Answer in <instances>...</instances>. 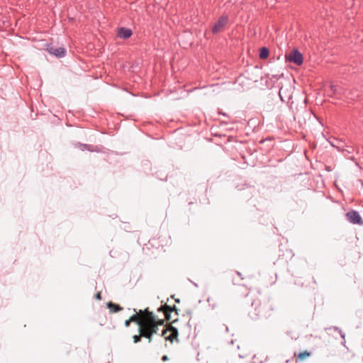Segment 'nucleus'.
Wrapping results in <instances>:
<instances>
[{"label": "nucleus", "instance_id": "f257e3e1", "mask_svg": "<svg viewBox=\"0 0 363 363\" xmlns=\"http://www.w3.org/2000/svg\"><path fill=\"white\" fill-rule=\"evenodd\" d=\"M164 319L158 318L157 316L144 323L145 328L138 327L139 335L133 336V342L138 343L141 340V337L147 339L148 342L152 341L153 335L158 333L159 327L164 325Z\"/></svg>", "mask_w": 363, "mask_h": 363}, {"label": "nucleus", "instance_id": "f03ea898", "mask_svg": "<svg viewBox=\"0 0 363 363\" xmlns=\"http://www.w3.org/2000/svg\"><path fill=\"white\" fill-rule=\"evenodd\" d=\"M134 312L135 313L125 321L124 325L125 327H129L130 323L133 322L137 323L138 327L142 326L143 329H144V323L156 316L152 311H150L148 308L139 310L138 311L134 309Z\"/></svg>", "mask_w": 363, "mask_h": 363}, {"label": "nucleus", "instance_id": "7ed1b4c3", "mask_svg": "<svg viewBox=\"0 0 363 363\" xmlns=\"http://www.w3.org/2000/svg\"><path fill=\"white\" fill-rule=\"evenodd\" d=\"M286 59L287 61L293 62L297 65H302L303 62L302 54L296 49H294L286 54Z\"/></svg>", "mask_w": 363, "mask_h": 363}, {"label": "nucleus", "instance_id": "20e7f679", "mask_svg": "<svg viewBox=\"0 0 363 363\" xmlns=\"http://www.w3.org/2000/svg\"><path fill=\"white\" fill-rule=\"evenodd\" d=\"M162 336L164 337L166 340L172 342L174 340H177L178 331L175 328L170 325L167 328L162 330Z\"/></svg>", "mask_w": 363, "mask_h": 363}, {"label": "nucleus", "instance_id": "39448f33", "mask_svg": "<svg viewBox=\"0 0 363 363\" xmlns=\"http://www.w3.org/2000/svg\"><path fill=\"white\" fill-rule=\"evenodd\" d=\"M228 21L226 16H220L212 28V32L215 34L222 32Z\"/></svg>", "mask_w": 363, "mask_h": 363}, {"label": "nucleus", "instance_id": "423d86ee", "mask_svg": "<svg viewBox=\"0 0 363 363\" xmlns=\"http://www.w3.org/2000/svg\"><path fill=\"white\" fill-rule=\"evenodd\" d=\"M346 217L350 222H351L354 224H362L363 223V221L362 220V218H361L359 214L357 211H352L348 212L346 214Z\"/></svg>", "mask_w": 363, "mask_h": 363}, {"label": "nucleus", "instance_id": "0eeeda50", "mask_svg": "<svg viewBox=\"0 0 363 363\" xmlns=\"http://www.w3.org/2000/svg\"><path fill=\"white\" fill-rule=\"evenodd\" d=\"M47 50L52 55L57 57H64L65 54V48L62 47H56L53 45H50L48 47Z\"/></svg>", "mask_w": 363, "mask_h": 363}, {"label": "nucleus", "instance_id": "6e6552de", "mask_svg": "<svg viewBox=\"0 0 363 363\" xmlns=\"http://www.w3.org/2000/svg\"><path fill=\"white\" fill-rule=\"evenodd\" d=\"M158 311H162L164 313V318L167 320H171V313L172 311H175L177 313V309H176L175 306L171 307V306H167L166 304L164 306H161L158 309Z\"/></svg>", "mask_w": 363, "mask_h": 363}, {"label": "nucleus", "instance_id": "1a4fd4ad", "mask_svg": "<svg viewBox=\"0 0 363 363\" xmlns=\"http://www.w3.org/2000/svg\"><path fill=\"white\" fill-rule=\"evenodd\" d=\"M131 35L132 30L130 29L125 28H121L120 29H118V36L121 38L127 39L130 38Z\"/></svg>", "mask_w": 363, "mask_h": 363}, {"label": "nucleus", "instance_id": "9d476101", "mask_svg": "<svg viewBox=\"0 0 363 363\" xmlns=\"http://www.w3.org/2000/svg\"><path fill=\"white\" fill-rule=\"evenodd\" d=\"M107 308L110 310L111 313H117L123 310V308L119 305L113 303L112 302H108L106 303Z\"/></svg>", "mask_w": 363, "mask_h": 363}, {"label": "nucleus", "instance_id": "9b49d317", "mask_svg": "<svg viewBox=\"0 0 363 363\" xmlns=\"http://www.w3.org/2000/svg\"><path fill=\"white\" fill-rule=\"evenodd\" d=\"M269 50L263 47L259 50V58L262 60H265L269 57Z\"/></svg>", "mask_w": 363, "mask_h": 363}, {"label": "nucleus", "instance_id": "f8f14e48", "mask_svg": "<svg viewBox=\"0 0 363 363\" xmlns=\"http://www.w3.org/2000/svg\"><path fill=\"white\" fill-rule=\"evenodd\" d=\"M311 355V353L310 352H308V351H303L302 352H300L298 355H297V358L300 360V361H303L304 359H306V358L309 357Z\"/></svg>", "mask_w": 363, "mask_h": 363}, {"label": "nucleus", "instance_id": "ddd939ff", "mask_svg": "<svg viewBox=\"0 0 363 363\" xmlns=\"http://www.w3.org/2000/svg\"><path fill=\"white\" fill-rule=\"evenodd\" d=\"M330 89H331V91H332L334 94L337 93L336 86H335V85L332 84V85H330Z\"/></svg>", "mask_w": 363, "mask_h": 363}, {"label": "nucleus", "instance_id": "4468645a", "mask_svg": "<svg viewBox=\"0 0 363 363\" xmlns=\"http://www.w3.org/2000/svg\"><path fill=\"white\" fill-rule=\"evenodd\" d=\"M95 298L98 300H101V294L100 292H98L96 295H95Z\"/></svg>", "mask_w": 363, "mask_h": 363}, {"label": "nucleus", "instance_id": "2eb2a0df", "mask_svg": "<svg viewBox=\"0 0 363 363\" xmlns=\"http://www.w3.org/2000/svg\"><path fill=\"white\" fill-rule=\"evenodd\" d=\"M168 357L167 355H164L162 358V361H167L168 360Z\"/></svg>", "mask_w": 363, "mask_h": 363}]
</instances>
